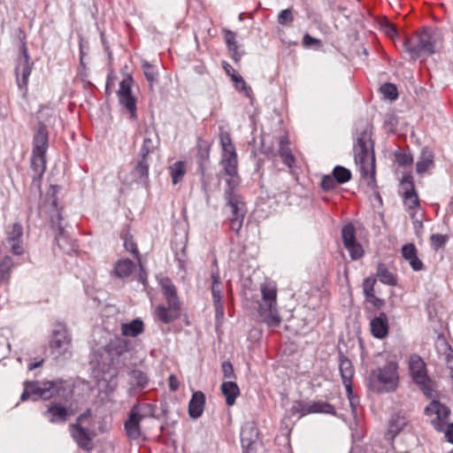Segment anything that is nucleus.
<instances>
[{
  "instance_id": "nucleus-25",
  "label": "nucleus",
  "mask_w": 453,
  "mask_h": 453,
  "mask_svg": "<svg viewBox=\"0 0 453 453\" xmlns=\"http://www.w3.org/2000/svg\"><path fill=\"white\" fill-rule=\"evenodd\" d=\"M339 370L344 387L349 388L350 390V384H352L355 371L351 361L342 354H340L339 357Z\"/></svg>"
},
{
  "instance_id": "nucleus-27",
  "label": "nucleus",
  "mask_w": 453,
  "mask_h": 453,
  "mask_svg": "<svg viewBox=\"0 0 453 453\" xmlns=\"http://www.w3.org/2000/svg\"><path fill=\"white\" fill-rule=\"evenodd\" d=\"M375 278L385 285L395 286L397 284L396 275L388 269L386 264L382 262H380L377 265Z\"/></svg>"
},
{
  "instance_id": "nucleus-47",
  "label": "nucleus",
  "mask_w": 453,
  "mask_h": 453,
  "mask_svg": "<svg viewBox=\"0 0 453 453\" xmlns=\"http://www.w3.org/2000/svg\"><path fill=\"white\" fill-rule=\"evenodd\" d=\"M142 66L146 80L150 82V87H152L153 83L157 81L158 77V72L157 67L147 61H143Z\"/></svg>"
},
{
  "instance_id": "nucleus-50",
  "label": "nucleus",
  "mask_w": 453,
  "mask_h": 453,
  "mask_svg": "<svg viewBox=\"0 0 453 453\" xmlns=\"http://www.w3.org/2000/svg\"><path fill=\"white\" fill-rule=\"evenodd\" d=\"M313 413H325V414H331L335 415V409L334 407L323 401H318L313 402Z\"/></svg>"
},
{
  "instance_id": "nucleus-31",
  "label": "nucleus",
  "mask_w": 453,
  "mask_h": 453,
  "mask_svg": "<svg viewBox=\"0 0 453 453\" xmlns=\"http://www.w3.org/2000/svg\"><path fill=\"white\" fill-rule=\"evenodd\" d=\"M257 436L258 432L255 425L252 423H247L242 426L241 431V441L242 447L250 449L252 444L257 441Z\"/></svg>"
},
{
  "instance_id": "nucleus-30",
  "label": "nucleus",
  "mask_w": 453,
  "mask_h": 453,
  "mask_svg": "<svg viewBox=\"0 0 453 453\" xmlns=\"http://www.w3.org/2000/svg\"><path fill=\"white\" fill-rule=\"evenodd\" d=\"M289 141L287 135H282L280 138L279 142V155L282 160V162L288 165L289 168H292L295 165V157L292 154L290 148L288 147Z\"/></svg>"
},
{
  "instance_id": "nucleus-63",
  "label": "nucleus",
  "mask_w": 453,
  "mask_h": 453,
  "mask_svg": "<svg viewBox=\"0 0 453 453\" xmlns=\"http://www.w3.org/2000/svg\"><path fill=\"white\" fill-rule=\"evenodd\" d=\"M317 292L319 293L318 296L319 298L320 303L322 305H327V303H329V299H330V292L327 289V288H326L323 285V288L318 289Z\"/></svg>"
},
{
  "instance_id": "nucleus-32",
  "label": "nucleus",
  "mask_w": 453,
  "mask_h": 453,
  "mask_svg": "<svg viewBox=\"0 0 453 453\" xmlns=\"http://www.w3.org/2000/svg\"><path fill=\"white\" fill-rule=\"evenodd\" d=\"M402 199L406 211L410 214V217L414 219L416 214L421 208L420 199L418 197V192L412 194L407 193L405 196H402Z\"/></svg>"
},
{
  "instance_id": "nucleus-39",
  "label": "nucleus",
  "mask_w": 453,
  "mask_h": 453,
  "mask_svg": "<svg viewBox=\"0 0 453 453\" xmlns=\"http://www.w3.org/2000/svg\"><path fill=\"white\" fill-rule=\"evenodd\" d=\"M413 382L418 386L420 390L427 398H434L436 396L435 384L428 375L422 377V379H418Z\"/></svg>"
},
{
  "instance_id": "nucleus-59",
  "label": "nucleus",
  "mask_w": 453,
  "mask_h": 453,
  "mask_svg": "<svg viewBox=\"0 0 453 453\" xmlns=\"http://www.w3.org/2000/svg\"><path fill=\"white\" fill-rule=\"evenodd\" d=\"M231 77L234 81L235 88H239V83H242V91H243L248 97H250L251 88L247 85L242 77L235 74L234 73L231 74Z\"/></svg>"
},
{
  "instance_id": "nucleus-55",
  "label": "nucleus",
  "mask_w": 453,
  "mask_h": 453,
  "mask_svg": "<svg viewBox=\"0 0 453 453\" xmlns=\"http://www.w3.org/2000/svg\"><path fill=\"white\" fill-rule=\"evenodd\" d=\"M270 135L269 134H263L260 141V150L262 153H264L266 156H273L274 155V150L273 146V142L270 141Z\"/></svg>"
},
{
  "instance_id": "nucleus-52",
  "label": "nucleus",
  "mask_w": 453,
  "mask_h": 453,
  "mask_svg": "<svg viewBox=\"0 0 453 453\" xmlns=\"http://www.w3.org/2000/svg\"><path fill=\"white\" fill-rule=\"evenodd\" d=\"M377 280L375 277L370 276L365 278L362 283L363 293L365 298L372 295H375V285Z\"/></svg>"
},
{
  "instance_id": "nucleus-11",
  "label": "nucleus",
  "mask_w": 453,
  "mask_h": 453,
  "mask_svg": "<svg viewBox=\"0 0 453 453\" xmlns=\"http://www.w3.org/2000/svg\"><path fill=\"white\" fill-rule=\"evenodd\" d=\"M69 432L73 441L78 446L87 451H90L94 448L93 439L96 434L90 428L84 427L81 424L69 425Z\"/></svg>"
},
{
  "instance_id": "nucleus-56",
  "label": "nucleus",
  "mask_w": 453,
  "mask_h": 453,
  "mask_svg": "<svg viewBox=\"0 0 453 453\" xmlns=\"http://www.w3.org/2000/svg\"><path fill=\"white\" fill-rule=\"evenodd\" d=\"M337 184L338 182L333 174L324 175L320 182V187L324 191H331L336 188Z\"/></svg>"
},
{
  "instance_id": "nucleus-12",
  "label": "nucleus",
  "mask_w": 453,
  "mask_h": 453,
  "mask_svg": "<svg viewBox=\"0 0 453 453\" xmlns=\"http://www.w3.org/2000/svg\"><path fill=\"white\" fill-rule=\"evenodd\" d=\"M32 65L29 62V55L27 52V49L26 46L21 48V55L19 58L15 73H16V81L18 87L20 90L24 89L27 91L28 78L32 72Z\"/></svg>"
},
{
  "instance_id": "nucleus-44",
  "label": "nucleus",
  "mask_w": 453,
  "mask_h": 453,
  "mask_svg": "<svg viewBox=\"0 0 453 453\" xmlns=\"http://www.w3.org/2000/svg\"><path fill=\"white\" fill-rule=\"evenodd\" d=\"M342 239L344 247L350 243L357 242L356 238V229L352 224H347L342 229Z\"/></svg>"
},
{
  "instance_id": "nucleus-8",
  "label": "nucleus",
  "mask_w": 453,
  "mask_h": 453,
  "mask_svg": "<svg viewBox=\"0 0 453 453\" xmlns=\"http://www.w3.org/2000/svg\"><path fill=\"white\" fill-rule=\"evenodd\" d=\"M154 414V406L151 404H134L125 422V431L127 437L131 440H138L142 437L140 423L146 418Z\"/></svg>"
},
{
  "instance_id": "nucleus-42",
  "label": "nucleus",
  "mask_w": 453,
  "mask_h": 453,
  "mask_svg": "<svg viewBox=\"0 0 453 453\" xmlns=\"http://www.w3.org/2000/svg\"><path fill=\"white\" fill-rule=\"evenodd\" d=\"M401 196L408 194L416 193L417 189L413 176L411 173H404L400 181Z\"/></svg>"
},
{
  "instance_id": "nucleus-14",
  "label": "nucleus",
  "mask_w": 453,
  "mask_h": 453,
  "mask_svg": "<svg viewBox=\"0 0 453 453\" xmlns=\"http://www.w3.org/2000/svg\"><path fill=\"white\" fill-rule=\"evenodd\" d=\"M71 344V339L68 335L67 330L58 326L53 331L52 339L50 341V348L56 354V357L61 356L67 352Z\"/></svg>"
},
{
  "instance_id": "nucleus-46",
  "label": "nucleus",
  "mask_w": 453,
  "mask_h": 453,
  "mask_svg": "<svg viewBox=\"0 0 453 453\" xmlns=\"http://www.w3.org/2000/svg\"><path fill=\"white\" fill-rule=\"evenodd\" d=\"M171 176L173 184H177L184 176L186 173V166L184 162L177 161L170 168Z\"/></svg>"
},
{
  "instance_id": "nucleus-51",
  "label": "nucleus",
  "mask_w": 453,
  "mask_h": 453,
  "mask_svg": "<svg viewBox=\"0 0 453 453\" xmlns=\"http://www.w3.org/2000/svg\"><path fill=\"white\" fill-rule=\"evenodd\" d=\"M345 249L349 251L352 260H358L365 255L363 246L358 242L349 244Z\"/></svg>"
},
{
  "instance_id": "nucleus-64",
  "label": "nucleus",
  "mask_w": 453,
  "mask_h": 453,
  "mask_svg": "<svg viewBox=\"0 0 453 453\" xmlns=\"http://www.w3.org/2000/svg\"><path fill=\"white\" fill-rule=\"evenodd\" d=\"M292 410L300 412L301 416H303L311 412V405H303L301 403H296L293 405Z\"/></svg>"
},
{
  "instance_id": "nucleus-57",
  "label": "nucleus",
  "mask_w": 453,
  "mask_h": 453,
  "mask_svg": "<svg viewBox=\"0 0 453 453\" xmlns=\"http://www.w3.org/2000/svg\"><path fill=\"white\" fill-rule=\"evenodd\" d=\"M346 388L347 396H348V399L349 402L352 414L354 416H356L357 413V408L359 405V398L356 395H354L352 384H350V390L349 389V388Z\"/></svg>"
},
{
  "instance_id": "nucleus-28",
  "label": "nucleus",
  "mask_w": 453,
  "mask_h": 453,
  "mask_svg": "<svg viewBox=\"0 0 453 453\" xmlns=\"http://www.w3.org/2000/svg\"><path fill=\"white\" fill-rule=\"evenodd\" d=\"M407 421L403 416L400 414H395L389 420L388 431L386 433V438L393 441L395 437L406 426Z\"/></svg>"
},
{
  "instance_id": "nucleus-16",
  "label": "nucleus",
  "mask_w": 453,
  "mask_h": 453,
  "mask_svg": "<svg viewBox=\"0 0 453 453\" xmlns=\"http://www.w3.org/2000/svg\"><path fill=\"white\" fill-rule=\"evenodd\" d=\"M61 213L57 211L56 215L51 216V224L53 227H58V233L56 235V241L61 250L66 253L74 250L73 242H69L68 236L65 234V227L62 225Z\"/></svg>"
},
{
  "instance_id": "nucleus-23",
  "label": "nucleus",
  "mask_w": 453,
  "mask_h": 453,
  "mask_svg": "<svg viewBox=\"0 0 453 453\" xmlns=\"http://www.w3.org/2000/svg\"><path fill=\"white\" fill-rule=\"evenodd\" d=\"M133 181L146 184L149 180V164L146 157H140L130 173Z\"/></svg>"
},
{
  "instance_id": "nucleus-35",
  "label": "nucleus",
  "mask_w": 453,
  "mask_h": 453,
  "mask_svg": "<svg viewBox=\"0 0 453 453\" xmlns=\"http://www.w3.org/2000/svg\"><path fill=\"white\" fill-rule=\"evenodd\" d=\"M222 394L226 396V403L232 406L235 403L236 397L240 395V389L234 381H225L220 387Z\"/></svg>"
},
{
  "instance_id": "nucleus-18",
  "label": "nucleus",
  "mask_w": 453,
  "mask_h": 453,
  "mask_svg": "<svg viewBox=\"0 0 453 453\" xmlns=\"http://www.w3.org/2000/svg\"><path fill=\"white\" fill-rule=\"evenodd\" d=\"M129 350V342L124 338L117 337L107 345V351L114 358L118 357L117 363L125 365L126 355Z\"/></svg>"
},
{
  "instance_id": "nucleus-2",
  "label": "nucleus",
  "mask_w": 453,
  "mask_h": 453,
  "mask_svg": "<svg viewBox=\"0 0 453 453\" xmlns=\"http://www.w3.org/2000/svg\"><path fill=\"white\" fill-rule=\"evenodd\" d=\"M400 367L395 357H387L385 364L372 370L367 385L370 389L377 393L395 392L400 385Z\"/></svg>"
},
{
  "instance_id": "nucleus-21",
  "label": "nucleus",
  "mask_w": 453,
  "mask_h": 453,
  "mask_svg": "<svg viewBox=\"0 0 453 453\" xmlns=\"http://www.w3.org/2000/svg\"><path fill=\"white\" fill-rule=\"evenodd\" d=\"M159 145V137L154 127L145 129L143 142L140 150V157H148Z\"/></svg>"
},
{
  "instance_id": "nucleus-38",
  "label": "nucleus",
  "mask_w": 453,
  "mask_h": 453,
  "mask_svg": "<svg viewBox=\"0 0 453 453\" xmlns=\"http://www.w3.org/2000/svg\"><path fill=\"white\" fill-rule=\"evenodd\" d=\"M31 167L34 172V177L41 178L46 170L45 154L32 153Z\"/></svg>"
},
{
  "instance_id": "nucleus-17",
  "label": "nucleus",
  "mask_w": 453,
  "mask_h": 453,
  "mask_svg": "<svg viewBox=\"0 0 453 453\" xmlns=\"http://www.w3.org/2000/svg\"><path fill=\"white\" fill-rule=\"evenodd\" d=\"M371 334L377 339H385L389 333L388 318L385 312H380L370 321Z\"/></svg>"
},
{
  "instance_id": "nucleus-6",
  "label": "nucleus",
  "mask_w": 453,
  "mask_h": 453,
  "mask_svg": "<svg viewBox=\"0 0 453 453\" xmlns=\"http://www.w3.org/2000/svg\"><path fill=\"white\" fill-rule=\"evenodd\" d=\"M65 392L64 381L61 380L52 381H26L20 399L21 401H26L30 396H35L34 401L39 398L49 400L56 395L64 397Z\"/></svg>"
},
{
  "instance_id": "nucleus-48",
  "label": "nucleus",
  "mask_w": 453,
  "mask_h": 453,
  "mask_svg": "<svg viewBox=\"0 0 453 453\" xmlns=\"http://www.w3.org/2000/svg\"><path fill=\"white\" fill-rule=\"evenodd\" d=\"M332 174L337 180L338 184H343L348 182L351 179V172L341 165H337L334 168Z\"/></svg>"
},
{
  "instance_id": "nucleus-54",
  "label": "nucleus",
  "mask_w": 453,
  "mask_h": 453,
  "mask_svg": "<svg viewBox=\"0 0 453 453\" xmlns=\"http://www.w3.org/2000/svg\"><path fill=\"white\" fill-rule=\"evenodd\" d=\"M294 20L293 10L291 8H288L282 10L277 17V21L281 26H288L291 24Z\"/></svg>"
},
{
  "instance_id": "nucleus-7",
  "label": "nucleus",
  "mask_w": 453,
  "mask_h": 453,
  "mask_svg": "<svg viewBox=\"0 0 453 453\" xmlns=\"http://www.w3.org/2000/svg\"><path fill=\"white\" fill-rule=\"evenodd\" d=\"M261 294L262 302L258 308L259 317L268 326L276 327L281 321L276 308V288L271 284H263L261 285Z\"/></svg>"
},
{
  "instance_id": "nucleus-58",
  "label": "nucleus",
  "mask_w": 453,
  "mask_h": 453,
  "mask_svg": "<svg viewBox=\"0 0 453 453\" xmlns=\"http://www.w3.org/2000/svg\"><path fill=\"white\" fill-rule=\"evenodd\" d=\"M448 241L447 235L441 234H434L430 236V242L432 247L438 250L439 249L444 247Z\"/></svg>"
},
{
  "instance_id": "nucleus-10",
  "label": "nucleus",
  "mask_w": 453,
  "mask_h": 453,
  "mask_svg": "<svg viewBox=\"0 0 453 453\" xmlns=\"http://www.w3.org/2000/svg\"><path fill=\"white\" fill-rule=\"evenodd\" d=\"M425 414L437 432H442L450 415V410L440 401L433 400L425 409Z\"/></svg>"
},
{
  "instance_id": "nucleus-3",
  "label": "nucleus",
  "mask_w": 453,
  "mask_h": 453,
  "mask_svg": "<svg viewBox=\"0 0 453 453\" xmlns=\"http://www.w3.org/2000/svg\"><path fill=\"white\" fill-rule=\"evenodd\" d=\"M441 38L430 29L424 28L412 35L406 37L403 47L412 58H418L422 53L433 54L436 51Z\"/></svg>"
},
{
  "instance_id": "nucleus-60",
  "label": "nucleus",
  "mask_w": 453,
  "mask_h": 453,
  "mask_svg": "<svg viewBox=\"0 0 453 453\" xmlns=\"http://www.w3.org/2000/svg\"><path fill=\"white\" fill-rule=\"evenodd\" d=\"M395 158L401 166L411 165L413 163V157L408 153H398L395 155Z\"/></svg>"
},
{
  "instance_id": "nucleus-49",
  "label": "nucleus",
  "mask_w": 453,
  "mask_h": 453,
  "mask_svg": "<svg viewBox=\"0 0 453 453\" xmlns=\"http://www.w3.org/2000/svg\"><path fill=\"white\" fill-rule=\"evenodd\" d=\"M210 157V146L206 142H198L197 144V158L198 164L202 167L204 163L209 160Z\"/></svg>"
},
{
  "instance_id": "nucleus-62",
  "label": "nucleus",
  "mask_w": 453,
  "mask_h": 453,
  "mask_svg": "<svg viewBox=\"0 0 453 453\" xmlns=\"http://www.w3.org/2000/svg\"><path fill=\"white\" fill-rule=\"evenodd\" d=\"M223 377L225 379L235 378L233 365L229 361H224L221 365Z\"/></svg>"
},
{
  "instance_id": "nucleus-13",
  "label": "nucleus",
  "mask_w": 453,
  "mask_h": 453,
  "mask_svg": "<svg viewBox=\"0 0 453 453\" xmlns=\"http://www.w3.org/2000/svg\"><path fill=\"white\" fill-rule=\"evenodd\" d=\"M132 82L133 79L131 76L124 79L119 84L118 96L119 104L127 109L130 114V118L134 119H136V102L131 93Z\"/></svg>"
},
{
  "instance_id": "nucleus-15",
  "label": "nucleus",
  "mask_w": 453,
  "mask_h": 453,
  "mask_svg": "<svg viewBox=\"0 0 453 453\" xmlns=\"http://www.w3.org/2000/svg\"><path fill=\"white\" fill-rule=\"evenodd\" d=\"M6 241L11 246L14 255H22L25 251L23 246V227L19 223H14L6 230Z\"/></svg>"
},
{
  "instance_id": "nucleus-43",
  "label": "nucleus",
  "mask_w": 453,
  "mask_h": 453,
  "mask_svg": "<svg viewBox=\"0 0 453 453\" xmlns=\"http://www.w3.org/2000/svg\"><path fill=\"white\" fill-rule=\"evenodd\" d=\"M129 376H130V383L134 387H136L139 388H143L148 383V379H147L146 374L140 370H135V369L132 370L129 372Z\"/></svg>"
},
{
  "instance_id": "nucleus-24",
  "label": "nucleus",
  "mask_w": 453,
  "mask_h": 453,
  "mask_svg": "<svg viewBox=\"0 0 453 453\" xmlns=\"http://www.w3.org/2000/svg\"><path fill=\"white\" fill-rule=\"evenodd\" d=\"M409 369L413 381L427 375L426 365L423 358L417 354L410 357Z\"/></svg>"
},
{
  "instance_id": "nucleus-4",
  "label": "nucleus",
  "mask_w": 453,
  "mask_h": 453,
  "mask_svg": "<svg viewBox=\"0 0 453 453\" xmlns=\"http://www.w3.org/2000/svg\"><path fill=\"white\" fill-rule=\"evenodd\" d=\"M160 286L167 302V306L163 304L157 306L154 313L157 319L165 324H169L179 317L180 303L177 296L176 288L170 279H162L160 280Z\"/></svg>"
},
{
  "instance_id": "nucleus-36",
  "label": "nucleus",
  "mask_w": 453,
  "mask_h": 453,
  "mask_svg": "<svg viewBox=\"0 0 453 453\" xmlns=\"http://www.w3.org/2000/svg\"><path fill=\"white\" fill-rule=\"evenodd\" d=\"M144 331V325L142 319H135L129 323L121 325V333L124 336L136 337Z\"/></svg>"
},
{
  "instance_id": "nucleus-26",
  "label": "nucleus",
  "mask_w": 453,
  "mask_h": 453,
  "mask_svg": "<svg viewBox=\"0 0 453 453\" xmlns=\"http://www.w3.org/2000/svg\"><path fill=\"white\" fill-rule=\"evenodd\" d=\"M205 403V395L201 391L193 394L188 403V414L193 418L202 416Z\"/></svg>"
},
{
  "instance_id": "nucleus-53",
  "label": "nucleus",
  "mask_w": 453,
  "mask_h": 453,
  "mask_svg": "<svg viewBox=\"0 0 453 453\" xmlns=\"http://www.w3.org/2000/svg\"><path fill=\"white\" fill-rule=\"evenodd\" d=\"M122 239L124 242V247L125 249L135 255L136 257H139V252L137 246L135 242L133 240V236L129 234V232H126L122 234Z\"/></svg>"
},
{
  "instance_id": "nucleus-40",
  "label": "nucleus",
  "mask_w": 453,
  "mask_h": 453,
  "mask_svg": "<svg viewBox=\"0 0 453 453\" xmlns=\"http://www.w3.org/2000/svg\"><path fill=\"white\" fill-rule=\"evenodd\" d=\"M413 382L418 386L420 390L427 398H434L436 396L435 384L428 375L422 377V379H418Z\"/></svg>"
},
{
  "instance_id": "nucleus-45",
  "label": "nucleus",
  "mask_w": 453,
  "mask_h": 453,
  "mask_svg": "<svg viewBox=\"0 0 453 453\" xmlns=\"http://www.w3.org/2000/svg\"><path fill=\"white\" fill-rule=\"evenodd\" d=\"M380 92L385 99L395 101L398 98L397 87L394 83L386 82L380 87Z\"/></svg>"
},
{
  "instance_id": "nucleus-22",
  "label": "nucleus",
  "mask_w": 453,
  "mask_h": 453,
  "mask_svg": "<svg viewBox=\"0 0 453 453\" xmlns=\"http://www.w3.org/2000/svg\"><path fill=\"white\" fill-rule=\"evenodd\" d=\"M403 257L409 263L413 271L418 272L424 269V264L418 256V249L414 243H406L401 250Z\"/></svg>"
},
{
  "instance_id": "nucleus-34",
  "label": "nucleus",
  "mask_w": 453,
  "mask_h": 453,
  "mask_svg": "<svg viewBox=\"0 0 453 453\" xmlns=\"http://www.w3.org/2000/svg\"><path fill=\"white\" fill-rule=\"evenodd\" d=\"M222 32L224 34V38L228 50L231 52L232 58L234 60V62H238L241 59L242 54L238 50L235 33L226 28H224Z\"/></svg>"
},
{
  "instance_id": "nucleus-20",
  "label": "nucleus",
  "mask_w": 453,
  "mask_h": 453,
  "mask_svg": "<svg viewBox=\"0 0 453 453\" xmlns=\"http://www.w3.org/2000/svg\"><path fill=\"white\" fill-rule=\"evenodd\" d=\"M43 416L52 424H63L67 420L69 412L62 404L52 403L43 412Z\"/></svg>"
},
{
  "instance_id": "nucleus-19",
  "label": "nucleus",
  "mask_w": 453,
  "mask_h": 453,
  "mask_svg": "<svg viewBox=\"0 0 453 453\" xmlns=\"http://www.w3.org/2000/svg\"><path fill=\"white\" fill-rule=\"evenodd\" d=\"M211 295H212V300H213V305L215 308L216 315L223 317L224 315V307L223 303L221 299V282L219 278V273L218 269L212 270L211 273Z\"/></svg>"
},
{
  "instance_id": "nucleus-9",
  "label": "nucleus",
  "mask_w": 453,
  "mask_h": 453,
  "mask_svg": "<svg viewBox=\"0 0 453 453\" xmlns=\"http://www.w3.org/2000/svg\"><path fill=\"white\" fill-rule=\"evenodd\" d=\"M238 186H227L225 189V199L226 206L231 210L230 228L236 234L239 233L242 226L243 219L245 215V206L242 197L235 194L234 190Z\"/></svg>"
},
{
  "instance_id": "nucleus-5",
  "label": "nucleus",
  "mask_w": 453,
  "mask_h": 453,
  "mask_svg": "<svg viewBox=\"0 0 453 453\" xmlns=\"http://www.w3.org/2000/svg\"><path fill=\"white\" fill-rule=\"evenodd\" d=\"M222 154L220 165L226 176V186H239L241 178L238 173V159L234 145L227 133L220 134Z\"/></svg>"
},
{
  "instance_id": "nucleus-37",
  "label": "nucleus",
  "mask_w": 453,
  "mask_h": 453,
  "mask_svg": "<svg viewBox=\"0 0 453 453\" xmlns=\"http://www.w3.org/2000/svg\"><path fill=\"white\" fill-rule=\"evenodd\" d=\"M16 263L13 261L12 257L10 256H5L0 260V283L1 284H8L11 273Z\"/></svg>"
},
{
  "instance_id": "nucleus-33",
  "label": "nucleus",
  "mask_w": 453,
  "mask_h": 453,
  "mask_svg": "<svg viewBox=\"0 0 453 453\" xmlns=\"http://www.w3.org/2000/svg\"><path fill=\"white\" fill-rule=\"evenodd\" d=\"M434 154L432 151L423 150L419 159L416 164V171L419 175L425 174L429 169L434 166Z\"/></svg>"
},
{
  "instance_id": "nucleus-61",
  "label": "nucleus",
  "mask_w": 453,
  "mask_h": 453,
  "mask_svg": "<svg viewBox=\"0 0 453 453\" xmlns=\"http://www.w3.org/2000/svg\"><path fill=\"white\" fill-rule=\"evenodd\" d=\"M365 300L376 310H380L385 305V301L382 298L378 297L376 295L367 296Z\"/></svg>"
},
{
  "instance_id": "nucleus-29",
  "label": "nucleus",
  "mask_w": 453,
  "mask_h": 453,
  "mask_svg": "<svg viewBox=\"0 0 453 453\" xmlns=\"http://www.w3.org/2000/svg\"><path fill=\"white\" fill-rule=\"evenodd\" d=\"M48 149V133L45 126H40L34 137V148L32 153L46 154Z\"/></svg>"
},
{
  "instance_id": "nucleus-41",
  "label": "nucleus",
  "mask_w": 453,
  "mask_h": 453,
  "mask_svg": "<svg viewBox=\"0 0 453 453\" xmlns=\"http://www.w3.org/2000/svg\"><path fill=\"white\" fill-rule=\"evenodd\" d=\"M134 269V264L132 260L126 258L119 260L114 268V273L119 278L128 277Z\"/></svg>"
},
{
  "instance_id": "nucleus-1",
  "label": "nucleus",
  "mask_w": 453,
  "mask_h": 453,
  "mask_svg": "<svg viewBox=\"0 0 453 453\" xmlns=\"http://www.w3.org/2000/svg\"><path fill=\"white\" fill-rule=\"evenodd\" d=\"M353 154L362 179L372 191H376L378 186L372 126L365 124L357 129Z\"/></svg>"
}]
</instances>
